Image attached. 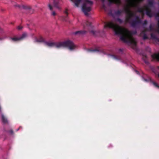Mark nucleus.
I'll list each match as a JSON object with an SVG mask.
<instances>
[{
  "label": "nucleus",
  "instance_id": "obj_1",
  "mask_svg": "<svg viewBox=\"0 0 159 159\" xmlns=\"http://www.w3.org/2000/svg\"><path fill=\"white\" fill-rule=\"evenodd\" d=\"M105 28L108 27L112 29L116 35H120V39L125 43H129L132 48L134 50H137L136 42L135 39L132 37V33L127 29L123 28L112 21L106 23Z\"/></svg>",
  "mask_w": 159,
  "mask_h": 159
},
{
  "label": "nucleus",
  "instance_id": "obj_2",
  "mask_svg": "<svg viewBox=\"0 0 159 159\" xmlns=\"http://www.w3.org/2000/svg\"><path fill=\"white\" fill-rule=\"evenodd\" d=\"M125 11L127 14L126 21L133 28H136L142 23V20L138 16H135V13L131 11L129 7L125 8Z\"/></svg>",
  "mask_w": 159,
  "mask_h": 159
},
{
  "label": "nucleus",
  "instance_id": "obj_3",
  "mask_svg": "<svg viewBox=\"0 0 159 159\" xmlns=\"http://www.w3.org/2000/svg\"><path fill=\"white\" fill-rule=\"evenodd\" d=\"M46 45L49 47H54L59 48L62 47L67 48L71 51L75 50L77 47V45L71 40H68L65 41L58 43L45 42Z\"/></svg>",
  "mask_w": 159,
  "mask_h": 159
},
{
  "label": "nucleus",
  "instance_id": "obj_4",
  "mask_svg": "<svg viewBox=\"0 0 159 159\" xmlns=\"http://www.w3.org/2000/svg\"><path fill=\"white\" fill-rule=\"evenodd\" d=\"M83 27L84 30L76 31L75 33V35L83 34H85L87 31H89L91 34L95 36L99 35V31L93 30V27L91 23L89 22L86 21L85 24L84 25Z\"/></svg>",
  "mask_w": 159,
  "mask_h": 159
},
{
  "label": "nucleus",
  "instance_id": "obj_5",
  "mask_svg": "<svg viewBox=\"0 0 159 159\" xmlns=\"http://www.w3.org/2000/svg\"><path fill=\"white\" fill-rule=\"evenodd\" d=\"M92 1L89 0H85L82 6V10L85 15L87 16L89 14L88 12L91 10L90 7L93 5Z\"/></svg>",
  "mask_w": 159,
  "mask_h": 159
},
{
  "label": "nucleus",
  "instance_id": "obj_6",
  "mask_svg": "<svg viewBox=\"0 0 159 159\" xmlns=\"http://www.w3.org/2000/svg\"><path fill=\"white\" fill-rule=\"evenodd\" d=\"M148 5L144 6L145 11L146 15L150 18H151L153 16V14L149 7H152L153 6L154 1L153 0H148Z\"/></svg>",
  "mask_w": 159,
  "mask_h": 159
},
{
  "label": "nucleus",
  "instance_id": "obj_7",
  "mask_svg": "<svg viewBox=\"0 0 159 159\" xmlns=\"http://www.w3.org/2000/svg\"><path fill=\"white\" fill-rule=\"evenodd\" d=\"M87 51L88 52H99V53H102L104 54H106L105 50L99 47H97L94 49H88Z\"/></svg>",
  "mask_w": 159,
  "mask_h": 159
},
{
  "label": "nucleus",
  "instance_id": "obj_8",
  "mask_svg": "<svg viewBox=\"0 0 159 159\" xmlns=\"http://www.w3.org/2000/svg\"><path fill=\"white\" fill-rule=\"evenodd\" d=\"M27 36V35L26 33H24L20 37H15L11 38V39L13 42H17L23 40Z\"/></svg>",
  "mask_w": 159,
  "mask_h": 159
},
{
  "label": "nucleus",
  "instance_id": "obj_9",
  "mask_svg": "<svg viewBox=\"0 0 159 159\" xmlns=\"http://www.w3.org/2000/svg\"><path fill=\"white\" fill-rule=\"evenodd\" d=\"M50 3H52L55 7L57 8L60 9V8L59 7L60 0H50Z\"/></svg>",
  "mask_w": 159,
  "mask_h": 159
},
{
  "label": "nucleus",
  "instance_id": "obj_10",
  "mask_svg": "<svg viewBox=\"0 0 159 159\" xmlns=\"http://www.w3.org/2000/svg\"><path fill=\"white\" fill-rule=\"evenodd\" d=\"M110 3H115L118 5H120L121 4L120 0H108Z\"/></svg>",
  "mask_w": 159,
  "mask_h": 159
},
{
  "label": "nucleus",
  "instance_id": "obj_11",
  "mask_svg": "<svg viewBox=\"0 0 159 159\" xmlns=\"http://www.w3.org/2000/svg\"><path fill=\"white\" fill-rule=\"evenodd\" d=\"M14 6L16 7H17L19 8H20V9L22 8H24L25 9H30V7L27 6H24L23 5L21 6V5H17V4H16L15 5H14Z\"/></svg>",
  "mask_w": 159,
  "mask_h": 159
},
{
  "label": "nucleus",
  "instance_id": "obj_12",
  "mask_svg": "<svg viewBox=\"0 0 159 159\" xmlns=\"http://www.w3.org/2000/svg\"><path fill=\"white\" fill-rule=\"evenodd\" d=\"M48 7L49 8V9L52 11L51 12V15L55 16L56 15L57 13L55 12V11H53V7L51 6V3L49 4L48 5Z\"/></svg>",
  "mask_w": 159,
  "mask_h": 159
},
{
  "label": "nucleus",
  "instance_id": "obj_13",
  "mask_svg": "<svg viewBox=\"0 0 159 159\" xmlns=\"http://www.w3.org/2000/svg\"><path fill=\"white\" fill-rule=\"evenodd\" d=\"M46 41L42 37H40L38 39H36L35 41V42H43L45 43Z\"/></svg>",
  "mask_w": 159,
  "mask_h": 159
},
{
  "label": "nucleus",
  "instance_id": "obj_14",
  "mask_svg": "<svg viewBox=\"0 0 159 159\" xmlns=\"http://www.w3.org/2000/svg\"><path fill=\"white\" fill-rule=\"evenodd\" d=\"M142 59L145 63L146 64H148V57L146 55L143 54V55Z\"/></svg>",
  "mask_w": 159,
  "mask_h": 159
},
{
  "label": "nucleus",
  "instance_id": "obj_15",
  "mask_svg": "<svg viewBox=\"0 0 159 159\" xmlns=\"http://www.w3.org/2000/svg\"><path fill=\"white\" fill-rule=\"evenodd\" d=\"M111 56L113 58L116 60H120L121 59V57L119 55H112Z\"/></svg>",
  "mask_w": 159,
  "mask_h": 159
},
{
  "label": "nucleus",
  "instance_id": "obj_16",
  "mask_svg": "<svg viewBox=\"0 0 159 159\" xmlns=\"http://www.w3.org/2000/svg\"><path fill=\"white\" fill-rule=\"evenodd\" d=\"M2 122L4 124L7 123L8 121L7 119L3 115H2Z\"/></svg>",
  "mask_w": 159,
  "mask_h": 159
},
{
  "label": "nucleus",
  "instance_id": "obj_17",
  "mask_svg": "<svg viewBox=\"0 0 159 159\" xmlns=\"http://www.w3.org/2000/svg\"><path fill=\"white\" fill-rule=\"evenodd\" d=\"M152 58L157 60V61H159V53L158 54H154L152 55Z\"/></svg>",
  "mask_w": 159,
  "mask_h": 159
},
{
  "label": "nucleus",
  "instance_id": "obj_18",
  "mask_svg": "<svg viewBox=\"0 0 159 159\" xmlns=\"http://www.w3.org/2000/svg\"><path fill=\"white\" fill-rule=\"evenodd\" d=\"M82 0H75L74 3L77 7H78Z\"/></svg>",
  "mask_w": 159,
  "mask_h": 159
},
{
  "label": "nucleus",
  "instance_id": "obj_19",
  "mask_svg": "<svg viewBox=\"0 0 159 159\" xmlns=\"http://www.w3.org/2000/svg\"><path fill=\"white\" fill-rule=\"evenodd\" d=\"M146 31V30H144L142 32V33L144 34L143 35V39L144 40L147 39L148 38V37L147 36L146 34L145 33Z\"/></svg>",
  "mask_w": 159,
  "mask_h": 159
},
{
  "label": "nucleus",
  "instance_id": "obj_20",
  "mask_svg": "<svg viewBox=\"0 0 159 159\" xmlns=\"http://www.w3.org/2000/svg\"><path fill=\"white\" fill-rule=\"evenodd\" d=\"M123 12L122 10H118L116 11L115 12V15H121L122 12Z\"/></svg>",
  "mask_w": 159,
  "mask_h": 159
},
{
  "label": "nucleus",
  "instance_id": "obj_21",
  "mask_svg": "<svg viewBox=\"0 0 159 159\" xmlns=\"http://www.w3.org/2000/svg\"><path fill=\"white\" fill-rule=\"evenodd\" d=\"M146 31H152L153 30V27L152 25L151 24L149 25V28L148 29H147L145 30Z\"/></svg>",
  "mask_w": 159,
  "mask_h": 159
},
{
  "label": "nucleus",
  "instance_id": "obj_22",
  "mask_svg": "<svg viewBox=\"0 0 159 159\" xmlns=\"http://www.w3.org/2000/svg\"><path fill=\"white\" fill-rule=\"evenodd\" d=\"M144 11V9L141 7H139L138 9V11L141 13H143Z\"/></svg>",
  "mask_w": 159,
  "mask_h": 159
},
{
  "label": "nucleus",
  "instance_id": "obj_23",
  "mask_svg": "<svg viewBox=\"0 0 159 159\" xmlns=\"http://www.w3.org/2000/svg\"><path fill=\"white\" fill-rule=\"evenodd\" d=\"M150 81L156 87H157L158 88H159V85L157 83H156L153 81L151 79H150Z\"/></svg>",
  "mask_w": 159,
  "mask_h": 159
},
{
  "label": "nucleus",
  "instance_id": "obj_24",
  "mask_svg": "<svg viewBox=\"0 0 159 159\" xmlns=\"http://www.w3.org/2000/svg\"><path fill=\"white\" fill-rule=\"evenodd\" d=\"M116 20L118 21L121 24L123 22V20L120 18H117Z\"/></svg>",
  "mask_w": 159,
  "mask_h": 159
},
{
  "label": "nucleus",
  "instance_id": "obj_25",
  "mask_svg": "<svg viewBox=\"0 0 159 159\" xmlns=\"http://www.w3.org/2000/svg\"><path fill=\"white\" fill-rule=\"evenodd\" d=\"M153 34H151V36L152 37L156 39V40L158 42H159V38H156L155 36H154V37L153 36Z\"/></svg>",
  "mask_w": 159,
  "mask_h": 159
},
{
  "label": "nucleus",
  "instance_id": "obj_26",
  "mask_svg": "<svg viewBox=\"0 0 159 159\" xmlns=\"http://www.w3.org/2000/svg\"><path fill=\"white\" fill-rule=\"evenodd\" d=\"M23 28V27L21 26H18L17 27V29L19 30H21Z\"/></svg>",
  "mask_w": 159,
  "mask_h": 159
},
{
  "label": "nucleus",
  "instance_id": "obj_27",
  "mask_svg": "<svg viewBox=\"0 0 159 159\" xmlns=\"http://www.w3.org/2000/svg\"><path fill=\"white\" fill-rule=\"evenodd\" d=\"M119 54H122L123 53V50L121 49H120L119 50Z\"/></svg>",
  "mask_w": 159,
  "mask_h": 159
},
{
  "label": "nucleus",
  "instance_id": "obj_28",
  "mask_svg": "<svg viewBox=\"0 0 159 159\" xmlns=\"http://www.w3.org/2000/svg\"><path fill=\"white\" fill-rule=\"evenodd\" d=\"M148 23V21H147V20H145L144 21V22L143 23V25H147Z\"/></svg>",
  "mask_w": 159,
  "mask_h": 159
},
{
  "label": "nucleus",
  "instance_id": "obj_29",
  "mask_svg": "<svg viewBox=\"0 0 159 159\" xmlns=\"http://www.w3.org/2000/svg\"><path fill=\"white\" fill-rule=\"evenodd\" d=\"M131 3L132 5V6L133 7H136V5L134 3H133V2H131Z\"/></svg>",
  "mask_w": 159,
  "mask_h": 159
},
{
  "label": "nucleus",
  "instance_id": "obj_30",
  "mask_svg": "<svg viewBox=\"0 0 159 159\" xmlns=\"http://www.w3.org/2000/svg\"><path fill=\"white\" fill-rule=\"evenodd\" d=\"M67 11H68V10L67 9H66V10L65 11V13L66 14L67 16L68 15V14Z\"/></svg>",
  "mask_w": 159,
  "mask_h": 159
},
{
  "label": "nucleus",
  "instance_id": "obj_31",
  "mask_svg": "<svg viewBox=\"0 0 159 159\" xmlns=\"http://www.w3.org/2000/svg\"><path fill=\"white\" fill-rule=\"evenodd\" d=\"M155 16L156 17H159V12H158L155 14Z\"/></svg>",
  "mask_w": 159,
  "mask_h": 159
},
{
  "label": "nucleus",
  "instance_id": "obj_32",
  "mask_svg": "<svg viewBox=\"0 0 159 159\" xmlns=\"http://www.w3.org/2000/svg\"><path fill=\"white\" fill-rule=\"evenodd\" d=\"M9 132L11 134H13V130L12 129H11L9 131Z\"/></svg>",
  "mask_w": 159,
  "mask_h": 159
},
{
  "label": "nucleus",
  "instance_id": "obj_33",
  "mask_svg": "<svg viewBox=\"0 0 159 159\" xmlns=\"http://www.w3.org/2000/svg\"><path fill=\"white\" fill-rule=\"evenodd\" d=\"M3 32L2 29L0 27V32L2 33Z\"/></svg>",
  "mask_w": 159,
  "mask_h": 159
},
{
  "label": "nucleus",
  "instance_id": "obj_34",
  "mask_svg": "<svg viewBox=\"0 0 159 159\" xmlns=\"http://www.w3.org/2000/svg\"><path fill=\"white\" fill-rule=\"evenodd\" d=\"M102 7L103 8H104L105 7V6L104 4H103L102 5Z\"/></svg>",
  "mask_w": 159,
  "mask_h": 159
},
{
  "label": "nucleus",
  "instance_id": "obj_35",
  "mask_svg": "<svg viewBox=\"0 0 159 159\" xmlns=\"http://www.w3.org/2000/svg\"><path fill=\"white\" fill-rule=\"evenodd\" d=\"M158 28L159 29V19L158 20Z\"/></svg>",
  "mask_w": 159,
  "mask_h": 159
},
{
  "label": "nucleus",
  "instance_id": "obj_36",
  "mask_svg": "<svg viewBox=\"0 0 159 159\" xmlns=\"http://www.w3.org/2000/svg\"><path fill=\"white\" fill-rule=\"evenodd\" d=\"M157 75H158V77L159 78V73H158L157 74Z\"/></svg>",
  "mask_w": 159,
  "mask_h": 159
},
{
  "label": "nucleus",
  "instance_id": "obj_37",
  "mask_svg": "<svg viewBox=\"0 0 159 159\" xmlns=\"http://www.w3.org/2000/svg\"><path fill=\"white\" fill-rule=\"evenodd\" d=\"M101 0L103 2H104L105 1V0Z\"/></svg>",
  "mask_w": 159,
  "mask_h": 159
},
{
  "label": "nucleus",
  "instance_id": "obj_38",
  "mask_svg": "<svg viewBox=\"0 0 159 159\" xmlns=\"http://www.w3.org/2000/svg\"><path fill=\"white\" fill-rule=\"evenodd\" d=\"M2 39L0 38V40H1Z\"/></svg>",
  "mask_w": 159,
  "mask_h": 159
},
{
  "label": "nucleus",
  "instance_id": "obj_39",
  "mask_svg": "<svg viewBox=\"0 0 159 159\" xmlns=\"http://www.w3.org/2000/svg\"><path fill=\"white\" fill-rule=\"evenodd\" d=\"M20 128V127L19 128H18V129L17 130H18L19 129V128Z\"/></svg>",
  "mask_w": 159,
  "mask_h": 159
},
{
  "label": "nucleus",
  "instance_id": "obj_40",
  "mask_svg": "<svg viewBox=\"0 0 159 159\" xmlns=\"http://www.w3.org/2000/svg\"><path fill=\"white\" fill-rule=\"evenodd\" d=\"M136 72H137V73H138V71H136Z\"/></svg>",
  "mask_w": 159,
  "mask_h": 159
},
{
  "label": "nucleus",
  "instance_id": "obj_41",
  "mask_svg": "<svg viewBox=\"0 0 159 159\" xmlns=\"http://www.w3.org/2000/svg\"><path fill=\"white\" fill-rule=\"evenodd\" d=\"M145 81H147V80L145 79Z\"/></svg>",
  "mask_w": 159,
  "mask_h": 159
},
{
  "label": "nucleus",
  "instance_id": "obj_42",
  "mask_svg": "<svg viewBox=\"0 0 159 159\" xmlns=\"http://www.w3.org/2000/svg\"><path fill=\"white\" fill-rule=\"evenodd\" d=\"M71 1H73V0H71Z\"/></svg>",
  "mask_w": 159,
  "mask_h": 159
}]
</instances>
